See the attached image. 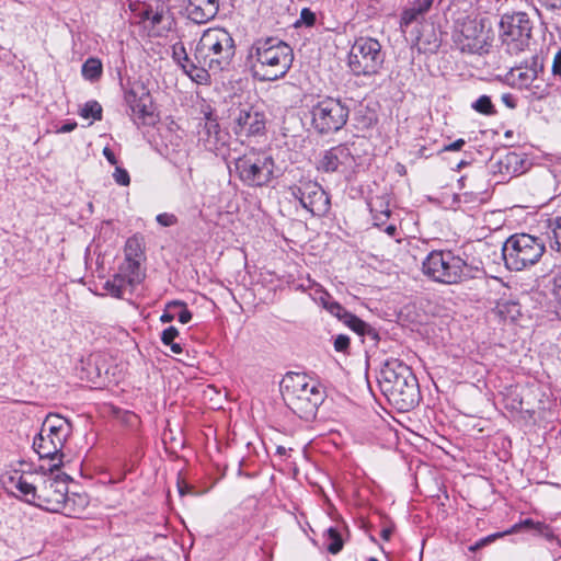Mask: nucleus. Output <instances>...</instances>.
Masks as SVG:
<instances>
[{
	"label": "nucleus",
	"mask_w": 561,
	"mask_h": 561,
	"mask_svg": "<svg viewBox=\"0 0 561 561\" xmlns=\"http://www.w3.org/2000/svg\"><path fill=\"white\" fill-rule=\"evenodd\" d=\"M9 483L21 500L51 513L59 512L68 489L67 478L59 474L15 473Z\"/></svg>",
	"instance_id": "nucleus-1"
},
{
	"label": "nucleus",
	"mask_w": 561,
	"mask_h": 561,
	"mask_svg": "<svg viewBox=\"0 0 561 561\" xmlns=\"http://www.w3.org/2000/svg\"><path fill=\"white\" fill-rule=\"evenodd\" d=\"M248 59L255 79L275 81L290 69L294 51L288 44L278 38H260L252 44Z\"/></svg>",
	"instance_id": "nucleus-2"
},
{
	"label": "nucleus",
	"mask_w": 561,
	"mask_h": 561,
	"mask_svg": "<svg viewBox=\"0 0 561 561\" xmlns=\"http://www.w3.org/2000/svg\"><path fill=\"white\" fill-rule=\"evenodd\" d=\"M378 383L383 396L400 411H409L419 403L417 379L412 369L398 358L383 363Z\"/></svg>",
	"instance_id": "nucleus-3"
},
{
	"label": "nucleus",
	"mask_w": 561,
	"mask_h": 561,
	"mask_svg": "<svg viewBox=\"0 0 561 561\" xmlns=\"http://www.w3.org/2000/svg\"><path fill=\"white\" fill-rule=\"evenodd\" d=\"M280 393L286 405L300 419L310 420L323 402L320 385L306 374L287 373L280 381Z\"/></svg>",
	"instance_id": "nucleus-4"
},
{
	"label": "nucleus",
	"mask_w": 561,
	"mask_h": 561,
	"mask_svg": "<svg viewBox=\"0 0 561 561\" xmlns=\"http://www.w3.org/2000/svg\"><path fill=\"white\" fill-rule=\"evenodd\" d=\"M72 433L69 420L49 413L44 420L39 433L33 439V448L39 458L51 461L49 470H58L62 466V448Z\"/></svg>",
	"instance_id": "nucleus-5"
},
{
	"label": "nucleus",
	"mask_w": 561,
	"mask_h": 561,
	"mask_svg": "<svg viewBox=\"0 0 561 561\" xmlns=\"http://www.w3.org/2000/svg\"><path fill=\"white\" fill-rule=\"evenodd\" d=\"M236 54V45L231 34L222 27H210L204 31L196 48L195 58L199 65L215 72L229 67Z\"/></svg>",
	"instance_id": "nucleus-6"
},
{
	"label": "nucleus",
	"mask_w": 561,
	"mask_h": 561,
	"mask_svg": "<svg viewBox=\"0 0 561 561\" xmlns=\"http://www.w3.org/2000/svg\"><path fill=\"white\" fill-rule=\"evenodd\" d=\"M546 252L542 239L528 233H515L508 237L502 254L510 271L520 272L537 264Z\"/></svg>",
	"instance_id": "nucleus-7"
},
{
	"label": "nucleus",
	"mask_w": 561,
	"mask_h": 561,
	"mask_svg": "<svg viewBox=\"0 0 561 561\" xmlns=\"http://www.w3.org/2000/svg\"><path fill=\"white\" fill-rule=\"evenodd\" d=\"M424 275L436 283L454 285L470 277L466 261L449 250H433L422 263Z\"/></svg>",
	"instance_id": "nucleus-8"
},
{
	"label": "nucleus",
	"mask_w": 561,
	"mask_h": 561,
	"mask_svg": "<svg viewBox=\"0 0 561 561\" xmlns=\"http://www.w3.org/2000/svg\"><path fill=\"white\" fill-rule=\"evenodd\" d=\"M491 39V23L485 18H467L459 22L453 32L454 45L463 54L488 53Z\"/></svg>",
	"instance_id": "nucleus-9"
},
{
	"label": "nucleus",
	"mask_w": 561,
	"mask_h": 561,
	"mask_svg": "<svg viewBox=\"0 0 561 561\" xmlns=\"http://www.w3.org/2000/svg\"><path fill=\"white\" fill-rule=\"evenodd\" d=\"M273 157L263 150L251 148L234 161L238 178L248 186H264L274 178Z\"/></svg>",
	"instance_id": "nucleus-10"
},
{
	"label": "nucleus",
	"mask_w": 561,
	"mask_h": 561,
	"mask_svg": "<svg viewBox=\"0 0 561 561\" xmlns=\"http://www.w3.org/2000/svg\"><path fill=\"white\" fill-rule=\"evenodd\" d=\"M385 61L381 44L373 37H359L352 45L347 65L356 77H371L379 72Z\"/></svg>",
	"instance_id": "nucleus-11"
},
{
	"label": "nucleus",
	"mask_w": 561,
	"mask_h": 561,
	"mask_svg": "<svg viewBox=\"0 0 561 561\" xmlns=\"http://www.w3.org/2000/svg\"><path fill=\"white\" fill-rule=\"evenodd\" d=\"M533 23L525 12L505 13L500 20V38L510 54H518L528 46Z\"/></svg>",
	"instance_id": "nucleus-12"
},
{
	"label": "nucleus",
	"mask_w": 561,
	"mask_h": 561,
	"mask_svg": "<svg viewBox=\"0 0 561 561\" xmlns=\"http://www.w3.org/2000/svg\"><path fill=\"white\" fill-rule=\"evenodd\" d=\"M348 106L339 99L325 98L311 108V124L320 134L335 133L347 123Z\"/></svg>",
	"instance_id": "nucleus-13"
},
{
	"label": "nucleus",
	"mask_w": 561,
	"mask_h": 561,
	"mask_svg": "<svg viewBox=\"0 0 561 561\" xmlns=\"http://www.w3.org/2000/svg\"><path fill=\"white\" fill-rule=\"evenodd\" d=\"M291 199L298 202L312 216H324L330 210V197L322 186L311 180H300L288 187Z\"/></svg>",
	"instance_id": "nucleus-14"
},
{
	"label": "nucleus",
	"mask_w": 561,
	"mask_h": 561,
	"mask_svg": "<svg viewBox=\"0 0 561 561\" xmlns=\"http://www.w3.org/2000/svg\"><path fill=\"white\" fill-rule=\"evenodd\" d=\"M543 64L538 56H533L526 62L513 67L505 76L506 82L516 89L530 90L533 94L543 92Z\"/></svg>",
	"instance_id": "nucleus-15"
},
{
	"label": "nucleus",
	"mask_w": 561,
	"mask_h": 561,
	"mask_svg": "<svg viewBox=\"0 0 561 561\" xmlns=\"http://www.w3.org/2000/svg\"><path fill=\"white\" fill-rule=\"evenodd\" d=\"M231 129L242 144L265 135V114L253 106L238 108L233 113Z\"/></svg>",
	"instance_id": "nucleus-16"
},
{
	"label": "nucleus",
	"mask_w": 561,
	"mask_h": 561,
	"mask_svg": "<svg viewBox=\"0 0 561 561\" xmlns=\"http://www.w3.org/2000/svg\"><path fill=\"white\" fill-rule=\"evenodd\" d=\"M357 159L348 145L343 144L323 151L317 162L320 172H351L357 167Z\"/></svg>",
	"instance_id": "nucleus-17"
},
{
	"label": "nucleus",
	"mask_w": 561,
	"mask_h": 561,
	"mask_svg": "<svg viewBox=\"0 0 561 561\" xmlns=\"http://www.w3.org/2000/svg\"><path fill=\"white\" fill-rule=\"evenodd\" d=\"M125 101L135 123L150 125L154 122L152 99L145 87L137 85L126 91Z\"/></svg>",
	"instance_id": "nucleus-18"
},
{
	"label": "nucleus",
	"mask_w": 561,
	"mask_h": 561,
	"mask_svg": "<svg viewBox=\"0 0 561 561\" xmlns=\"http://www.w3.org/2000/svg\"><path fill=\"white\" fill-rule=\"evenodd\" d=\"M219 11V0H190L186 7L187 16L197 24L213 20Z\"/></svg>",
	"instance_id": "nucleus-19"
},
{
	"label": "nucleus",
	"mask_w": 561,
	"mask_h": 561,
	"mask_svg": "<svg viewBox=\"0 0 561 561\" xmlns=\"http://www.w3.org/2000/svg\"><path fill=\"white\" fill-rule=\"evenodd\" d=\"M141 16L151 27L169 22L171 18L170 7L165 0H150L144 9Z\"/></svg>",
	"instance_id": "nucleus-20"
},
{
	"label": "nucleus",
	"mask_w": 561,
	"mask_h": 561,
	"mask_svg": "<svg viewBox=\"0 0 561 561\" xmlns=\"http://www.w3.org/2000/svg\"><path fill=\"white\" fill-rule=\"evenodd\" d=\"M89 505V496L85 493H69L65 496L58 513L68 517H79Z\"/></svg>",
	"instance_id": "nucleus-21"
},
{
	"label": "nucleus",
	"mask_w": 561,
	"mask_h": 561,
	"mask_svg": "<svg viewBox=\"0 0 561 561\" xmlns=\"http://www.w3.org/2000/svg\"><path fill=\"white\" fill-rule=\"evenodd\" d=\"M140 262L141 260L138 259H125L119 266L117 274L124 278L129 286L139 284L144 278Z\"/></svg>",
	"instance_id": "nucleus-22"
},
{
	"label": "nucleus",
	"mask_w": 561,
	"mask_h": 561,
	"mask_svg": "<svg viewBox=\"0 0 561 561\" xmlns=\"http://www.w3.org/2000/svg\"><path fill=\"white\" fill-rule=\"evenodd\" d=\"M370 213L376 226H382L390 217L389 203L385 197H374L369 202Z\"/></svg>",
	"instance_id": "nucleus-23"
},
{
	"label": "nucleus",
	"mask_w": 561,
	"mask_h": 561,
	"mask_svg": "<svg viewBox=\"0 0 561 561\" xmlns=\"http://www.w3.org/2000/svg\"><path fill=\"white\" fill-rule=\"evenodd\" d=\"M207 66L201 65L199 67L194 65L193 62L188 65H183L184 72L196 83L205 84L209 81V73L207 70Z\"/></svg>",
	"instance_id": "nucleus-24"
},
{
	"label": "nucleus",
	"mask_w": 561,
	"mask_h": 561,
	"mask_svg": "<svg viewBox=\"0 0 561 561\" xmlns=\"http://www.w3.org/2000/svg\"><path fill=\"white\" fill-rule=\"evenodd\" d=\"M324 543L330 553L336 554L343 548V540L341 534L333 527L327 529L323 535Z\"/></svg>",
	"instance_id": "nucleus-25"
},
{
	"label": "nucleus",
	"mask_w": 561,
	"mask_h": 561,
	"mask_svg": "<svg viewBox=\"0 0 561 561\" xmlns=\"http://www.w3.org/2000/svg\"><path fill=\"white\" fill-rule=\"evenodd\" d=\"M82 76L89 81H96L102 75V62L98 58H89L82 65Z\"/></svg>",
	"instance_id": "nucleus-26"
},
{
	"label": "nucleus",
	"mask_w": 561,
	"mask_h": 561,
	"mask_svg": "<svg viewBox=\"0 0 561 561\" xmlns=\"http://www.w3.org/2000/svg\"><path fill=\"white\" fill-rule=\"evenodd\" d=\"M549 240L552 250L561 251V217L550 220Z\"/></svg>",
	"instance_id": "nucleus-27"
},
{
	"label": "nucleus",
	"mask_w": 561,
	"mask_h": 561,
	"mask_svg": "<svg viewBox=\"0 0 561 561\" xmlns=\"http://www.w3.org/2000/svg\"><path fill=\"white\" fill-rule=\"evenodd\" d=\"M179 335V331L174 327H169L163 330L161 334V341L164 345L170 346L174 354L182 353V347L179 343H174L175 337Z\"/></svg>",
	"instance_id": "nucleus-28"
},
{
	"label": "nucleus",
	"mask_w": 561,
	"mask_h": 561,
	"mask_svg": "<svg viewBox=\"0 0 561 561\" xmlns=\"http://www.w3.org/2000/svg\"><path fill=\"white\" fill-rule=\"evenodd\" d=\"M79 114L87 119L93 118L94 121H100L102 118V106L96 101H89L80 108Z\"/></svg>",
	"instance_id": "nucleus-29"
},
{
	"label": "nucleus",
	"mask_w": 561,
	"mask_h": 561,
	"mask_svg": "<svg viewBox=\"0 0 561 561\" xmlns=\"http://www.w3.org/2000/svg\"><path fill=\"white\" fill-rule=\"evenodd\" d=\"M128 283L122 278L118 274H116L113 279L107 280L105 284V289L114 297L121 298L125 291Z\"/></svg>",
	"instance_id": "nucleus-30"
},
{
	"label": "nucleus",
	"mask_w": 561,
	"mask_h": 561,
	"mask_svg": "<svg viewBox=\"0 0 561 561\" xmlns=\"http://www.w3.org/2000/svg\"><path fill=\"white\" fill-rule=\"evenodd\" d=\"M142 257L141 242L137 237H131L126 241L125 244V259H138Z\"/></svg>",
	"instance_id": "nucleus-31"
},
{
	"label": "nucleus",
	"mask_w": 561,
	"mask_h": 561,
	"mask_svg": "<svg viewBox=\"0 0 561 561\" xmlns=\"http://www.w3.org/2000/svg\"><path fill=\"white\" fill-rule=\"evenodd\" d=\"M168 309H175V318H178V320L183 324H186L192 320V312L186 308L184 302L172 301L168 304Z\"/></svg>",
	"instance_id": "nucleus-32"
},
{
	"label": "nucleus",
	"mask_w": 561,
	"mask_h": 561,
	"mask_svg": "<svg viewBox=\"0 0 561 561\" xmlns=\"http://www.w3.org/2000/svg\"><path fill=\"white\" fill-rule=\"evenodd\" d=\"M552 295L558 301L556 313L561 319V267H558L552 282Z\"/></svg>",
	"instance_id": "nucleus-33"
},
{
	"label": "nucleus",
	"mask_w": 561,
	"mask_h": 561,
	"mask_svg": "<svg viewBox=\"0 0 561 561\" xmlns=\"http://www.w3.org/2000/svg\"><path fill=\"white\" fill-rule=\"evenodd\" d=\"M472 107L484 115H491L494 113V106L491 99L488 95H481L473 104Z\"/></svg>",
	"instance_id": "nucleus-34"
},
{
	"label": "nucleus",
	"mask_w": 561,
	"mask_h": 561,
	"mask_svg": "<svg viewBox=\"0 0 561 561\" xmlns=\"http://www.w3.org/2000/svg\"><path fill=\"white\" fill-rule=\"evenodd\" d=\"M344 323L347 324L353 331L358 334H365L367 330V323L354 316L353 313H348L347 317L344 318Z\"/></svg>",
	"instance_id": "nucleus-35"
},
{
	"label": "nucleus",
	"mask_w": 561,
	"mask_h": 561,
	"mask_svg": "<svg viewBox=\"0 0 561 561\" xmlns=\"http://www.w3.org/2000/svg\"><path fill=\"white\" fill-rule=\"evenodd\" d=\"M420 16L419 12L412 7V4L404 9L400 18V26L408 27Z\"/></svg>",
	"instance_id": "nucleus-36"
},
{
	"label": "nucleus",
	"mask_w": 561,
	"mask_h": 561,
	"mask_svg": "<svg viewBox=\"0 0 561 561\" xmlns=\"http://www.w3.org/2000/svg\"><path fill=\"white\" fill-rule=\"evenodd\" d=\"M325 309L340 320H344V318L350 313L344 307L333 299Z\"/></svg>",
	"instance_id": "nucleus-37"
},
{
	"label": "nucleus",
	"mask_w": 561,
	"mask_h": 561,
	"mask_svg": "<svg viewBox=\"0 0 561 561\" xmlns=\"http://www.w3.org/2000/svg\"><path fill=\"white\" fill-rule=\"evenodd\" d=\"M173 58L176 60V62L183 68V65H188L192 61L188 59V56L186 54L185 48L180 46L173 47Z\"/></svg>",
	"instance_id": "nucleus-38"
},
{
	"label": "nucleus",
	"mask_w": 561,
	"mask_h": 561,
	"mask_svg": "<svg viewBox=\"0 0 561 561\" xmlns=\"http://www.w3.org/2000/svg\"><path fill=\"white\" fill-rule=\"evenodd\" d=\"M113 178L117 184L123 185V186H127L130 182L128 172L121 167H116V169L113 173Z\"/></svg>",
	"instance_id": "nucleus-39"
},
{
	"label": "nucleus",
	"mask_w": 561,
	"mask_h": 561,
	"mask_svg": "<svg viewBox=\"0 0 561 561\" xmlns=\"http://www.w3.org/2000/svg\"><path fill=\"white\" fill-rule=\"evenodd\" d=\"M316 22V14L308 8H305L300 12V20L297 24L302 23L307 26H312Z\"/></svg>",
	"instance_id": "nucleus-40"
},
{
	"label": "nucleus",
	"mask_w": 561,
	"mask_h": 561,
	"mask_svg": "<svg viewBox=\"0 0 561 561\" xmlns=\"http://www.w3.org/2000/svg\"><path fill=\"white\" fill-rule=\"evenodd\" d=\"M350 347V337L344 334H340L334 340V348L336 352H346Z\"/></svg>",
	"instance_id": "nucleus-41"
},
{
	"label": "nucleus",
	"mask_w": 561,
	"mask_h": 561,
	"mask_svg": "<svg viewBox=\"0 0 561 561\" xmlns=\"http://www.w3.org/2000/svg\"><path fill=\"white\" fill-rule=\"evenodd\" d=\"M434 0H414L411 4L420 15L425 14L432 7Z\"/></svg>",
	"instance_id": "nucleus-42"
},
{
	"label": "nucleus",
	"mask_w": 561,
	"mask_h": 561,
	"mask_svg": "<svg viewBox=\"0 0 561 561\" xmlns=\"http://www.w3.org/2000/svg\"><path fill=\"white\" fill-rule=\"evenodd\" d=\"M157 221L163 227H170L176 224V217L173 214H159L157 216Z\"/></svg>",
	"instance_id": "nucleus-43"
},
{
	"label": "nucleus",
	"mask_w": 561,
	"mask_h": 561,
	"mask_svg": "<svg viewBox=\"0 0 561 561\" xmlns=\"http://www.w3.org/2000/svg\"><path fill=\"white\" fill-rule=\"evenodd\" d=\"M522 525L524 527H528V528H531V529H535L536 531L538 533H543L545 530L548 529V526L545 524V523H541V522H535L533 519H525Z\"/></svg>",
	"instance_id": "nucleus-44"
},
{
	"label": "nucleus",
	"mask_w": 561,
	"mask_h": 561,
	"mask_svg": "<svg viewBox=\"0 0 561 561\" xmlns=\"http://www.w3.org/2000/svg\"><path fill=\"white\" fill-rule=\"evenodd\" d=\"M551 71L554 77L561 78V49H559L553 57Z\"/></svg>",
	"instance_id": "nucleus-45"
},
{
	"label": "nucleus",
	"mask_w": 561,
	"mask_h": 561,
	"mask_svg": "<svg viewBox=\"0 0 561 561\" xmlns=\"http://www.w3.org/2000/svg\"><path fill=\"white\" fill-rule=\"evenodd\" d=\"M549 11L561 10V0H538Z\"/></svg>",
	"instance_id": "nucleus-46"
},
{
	"label": "nucleus",
	"mask_w": 561,
	"mask_h": 561,
	"mask_svg": "<svg viewBox=\"0 0 561 561\" xmlns=\"http://www.w3.org/2000/svg\"><path fill=\"white\" fill-rule=\"evenodd\" d=\"M316 283L317 282L311 279L310 277H307V279L305 282H302L296 286V289L310 294V291H311V289H313Z\"/></svg>",
	"instance_id": "nucleus-47"
},
{
	"label": "nucleus",
	"mask_w": 561,
	"mask_h": 561,
	"mask_svg": "<svg viewBox=\"0 0 561 561\" xmlns=\"http://www.w3.org/2000/svg\"><path fill=\"white\" fill-rule=\"evenodd\" d=\"M316 302L321 305L324 309L332 301V297L328 291H320V296H316Z\"/></svg>",
	"instance_id": "nucleus-48"
},
{
	"label": "nucleus",
	"mask_w": 561,
	"mask_h": 561,
	"mask_svg": "<svg viewBox=\"0 0 561 561\" xmlns=\"http://www.w3.org/2000/svg\"><path fill=\"white\" fill-rule=\"evenodd\" d=\"M175 309H168L161 314L160 321L162 323H169L175 319Z\"/></svg>",
	"instance_id": "nucleus-49"
},
{
	"label": "nucleus",
	"mask_w": 561,
	"mask_h": 561,
	"mask_svg": "<svg viewBox=\"0 0 561 561\" xmlns=\"http://www.w3.org/2000/svg\"><path fill=\"white\" fill-rule=\"evenodd\" d=\"M465 144H466L465 140L460 138V139L455 140L454 142L445 146L444 150L445 151H458L465 146Z\"/></svg>",
	"instance_id": "nucleus-50"
},
{
	"label": "nucleus",
	"mask_w": 561,
	"mask_h": 561,
	"mask_svg": "<svg viewBox=\"0 0 561 561\" xmlns=\"http://www.w3.org/2000/svg\"><path fill=\"white\" fill-rule=\"evenodd\" d=\"M466 197H468L467 202H482L484 199L482 192L474 193V192H466L463 194Z\"/></svg>",
	"instance_id": "nucleus-51"
},
{
	"label": "nucleus",
	"mask_w": 561,
	"mask_h": 561,
	"mask_svg": "<svg viewBox=\"0 0 561 561\" xmlns=\"http://www.w3.org/2000/svg\"><path fill=\"white\" fill-rule=\"evenodd\" d=\"M103 154L104 157L106 158V160L112 164V165H116L117 164V159L114 154V152L108 148V147H105L103 149Z\"/></svg>",
	"instance_id": "nucleus-52"
},
{
	"label": "nucleus",
	"mask_w": 561,
	"mask_h": 561,
	"mask_svg": "<svg viewBox=\"0 0 561 561\" xmlns=\"http://www.w3.org/2000/svg\"><path fill=\"white\" fill-rule=\"evenodd\" d=\"M76 127H77V123L76 122L67 123V124H64L61 127H59L58 133H62V134L70 133Z\"/></svg>",
	"instance_id": "nucleus-53"
},
{
	"label": "nucleus",
	"mask_w": 561,
	"mask_h": 561,
	"mask_svg": "<svg viewBox=\"0 0 561 561\" xmlns=\"http://www.w3.org/2000/svg\"><path fill=\"white\" fill-rule=\"evenodd\" d=\"M320 291H327L320 284L316 283L313 289L310 291V297L316 300V296H320Z\"/></svg>",
	"instance_id": "nucleus-54"
},
{
	"label": "nucleus",
	"mask_w": 561,
	"mask_h": 561,
	"mask_svg": "<svg viewBox=\"0 0 561 561\" xmlns=\"http://www.w3.org/2000/svg\"><path fill=\"white\" fill-rule=\"evenodd\" d=\"M381 538L386 541L390 540L391 538V535H392V528L391 527H387V528H383L381 530Z\"/></svg>",
	"instance_id": "nucleus-55"
},
{
	"label": "nucleus",
	"mask_w": 561,
	"mask_h": 561,
	"mask_svg": "<svg viewBox=\"0 0 561 561\" xmlns=\"http://www.w3.org/2000/svg\"><path fill=\"white\" fill-rule=\"evenodd\" d=\"M389 236H394L397 228L393 225H389L385 230Z\"/></svg>",
	"instance_id": "nucleus-56"
},
{
	"label": "nucleus",
	"mask_w": 561,
	"mask_h": 561,
	"mask_svg": "<svg viewBox=\"0 0 561 561\" xmlns=\"http://www.w3.org/2000/svg\"><path fill=\"white\" fill-rule=\"evenodd\" d=\"M517 158H518V157H517V154H515V153H512V154L506 156V160H507V162H508V163H511V162H513V161H516V160H517Z\"/></svg>",
	"instance_id": "nucleus-57"
},
{
	"label": "nucleus",
	"mask_w": 561,
	"mask_h": 561,
	"mask_svg": "<svg viewBox=\"0 0 561 561\" xmlns=\"http://www.w3.org/2000/svg\"><path fill=\"white\" fill-rule=\"evenodd\" d=\"M178 488L180 495H184L186 493V486H183L180 483H178Z\"/></svg>",
	"instance_id": "nucleus-58"
},
{
	"label": "nucleus",
	"mask_w": 561,
	"mask_h": 561,
	"mask_svg": "<svg viewBox=\"0 0 561 561\" xmlns=\"http://www.w3.org/2000/svg\"><path fill=\"white\" fill-rule=\"evenodd\" d=\"M277 453H278L279 455H285V454H286V449H285V447H283V446L277 447Z\"/></svg>",
	"instance_id": "nucleus-59"
},
{
	"label": "nucleus",
	"mask_w": 561,
	"mask_h": 561,
	"mask_svg": "<svg viewBox=\"0 0 561 561\" xmlns=\"http://www.w3.org/2000/svg\"><path fill=\"white\" fill-rule=\"evenodd\" d=\"M465 165H467V162L462 160V161H460V162L458 163V165H457V167H458V169H461V168H462V167H465Z\"/></svg>",
	"instance_id": "nucleus-60"
},
{
	"label": "nucleus",
	"mask_w": 561,
	"mask_h": 561,
	"mask_svg": "<svg viewBox=\"0 0 561 561\" xmlns=\"http://www.w3.org/2000/svg\"><path fill=\"white\" fill-rule=\"evenodd\" d=\"M368 561H378L376 558H370Z\"/></svg>",
	"instance_id": "nucleus-61"
}]
</instances>
